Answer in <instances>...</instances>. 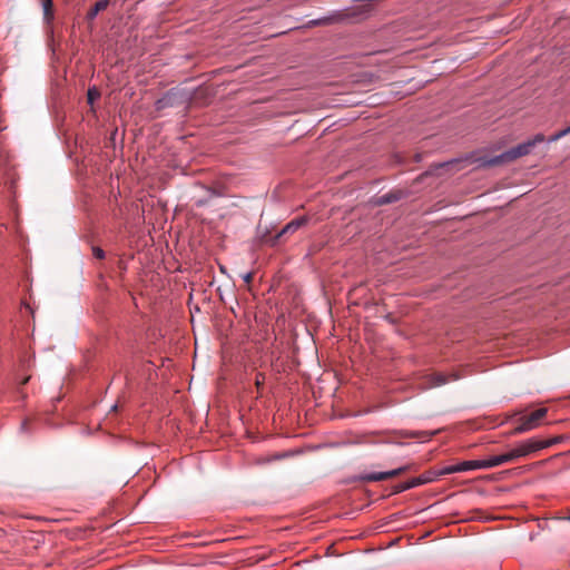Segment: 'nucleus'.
Instances as JSON below:
<instances>
[{"label": "nucleus", "instance_id": "9b49d317", "mask_svg": "<svg viewBox=\"0 0 570 570\" xmlns=\"http://www.w3.org/2000/svg\"><path fill=\"white\" fill-rule=\"evenodd\" d=\"M401 197V193L400 191H391L389 194H385L383 196H381L379 199H377V204L379 205H384V204H390V203H393V202H396L399 200Z\"/></svg>", "mask_w": 570, "mask_h": 570}, {"label": "nucleus", "instance_id": "5701e85b", "mask_svg": "<svg viewBox=\"0 0 570 570\" xmlns=\"http://www.w3.org/2000/svg\"><path fill=\"white\" fill-rule=\"evenodd\" d=\"M261 384V380L258 377L256 379V385L258 386Z\"/></svg>", "mask_w": 570, "mask_h": 570}, {"label": "nucleus", "instance_id": "a211bd4d", "mask_svg": "<svg viewBox=\"0 0 570 570\" xmlns=\"http://www.w3.org/2000/svg\"><path fill=\"white\" fill-rule=\"evenodd\" d=\"M411 489V484L409 483V481L404 482V483H401L399 485H396L395 488V493H400V492H403V491H406Z\"/></svg>", "mask_w": 570, "mask_h": 570}, {"label": "nucleus", "instance_id": "f257e3e1", "mask_svg": "<svg viewBox=\"0 0 570 570\" xmlns=\"http://www.w3.org/2000/svg\"><path fill=\"white\" fill-rule=\"evenodd\" d=\"M544 136L542 134L535 135L532 139L522 142L499 156L488 158L483 160V165L487 167H494L502 164H509L517 160L520 157L529 155L532 149L540 142L544 141Z\"/></svg>", "mask_w": 570, "mask_h": 570}, {"label": "nucleus", "instance_id": "6ab92c4d", "mask_svg": "<svg viewBox=\"0 0 570 570\" xmlns=\"http://www.w3.org/2000/svg\"><path fill=\"white\" fill-rule=\"evenodd\" d=\"M92 254L98 259H102L105 257V252L100 247H92Z\"/></svg>", "mask_w": 570, "mask_h": 570}, {"label": "nucleus", "instance_id": "1a4fd4ad", "mask_svg": "<svg viewBox=\"0 0 570 570\" xmlns=\"http://www.w3.org/2000/svg\"><path fill=\"white\" fill-rule=\"evenodd\" d=\"M448 382H449L448 376H445L444 374H441V373H434V374L429 375L428 387L441 386Z\"/></svg>", "mask_w": 570, "mask_h": 570}, {"label": "nucleus", "instance_id": "0eeeda50", "mask_svg": "<svg viewBox=\"0 0 570 570\" xmlns=\"http://www.w3.org/2000/svg\"><path fill=\"white\" fill-rule=\"evenodd\" d=\"M41 6L43 10V20L49 24L53 20V2L52 0H41Z\"/></svg>", "mask_w": 570, "mask_h": 570}, {"label": "nucleus", "instance_id": "f3484780", "mask_svg": "<svg viewBox=\"0 0 570 570\" xmlns=\"http://www.w3.org/2000/svg\"><path fill=\"white\" fill-rule=\"evenodd\" d=\"M459 466L458 464L449 465L443 469L442 474H452V473H459Z\"/></svg>", "mask_w": 570, "mask_h": 570}, {"label": "nucleus", "instance_id": "412c9836", "mask_svg": "<svg viewBox=\"0 0 570 570\" xmlns=\"http://www.w3.org/2000/svg\"><path fill=\"white\" fill-rule=\"evenodd\" d=\"M118 411V404H115L112 407H111V412H117Z\"/></svg>", "mask_w": 570, "mask_h": 570}, {"label": "nucleus", "instance_id": "dca6fc26", "mask_svg": "<svg viewBox=\"0 0 570 570\" xmlns=\"http://www.w3.org/2000/svg\"><path fill=\"white\" fill-rule=\"evenodd\" d=\"M100 97V92L96 88H91L87 92V99L90 105Z\"/></svg>", "mask_w": 570, "mask_h": 570}, {"label": "nucleus", "instance_id": "4468645a", "mask_svg": "<svg viewBox=\"0 0 570 570\" xmlns=\"http://www.w3.org/2000/svg\"><path fill=\"white\" fill-rule=\"evenodd\" d=\"M336 17H325L309 22L312 26H327L336 21Z\"/></svg>", "mask_w": 570, "mask_h": 570}, {"label": "nucleus", "instance_id": "f03ea898", "mask_svg": "<svg viewBox=\"0 0 570 570\" xmlns=\"http://www.w3.org/2000/svg\"><path fill=\"white\" fill-rule=\"evenodd\" d=\"M547 413L548 409L540 407L530 414L522 415L519 420V425L513 429L512 434H521L538 428L541 421L547 416Z\"/></svg>", "mask_w": 570, "mask_h": 570}, {"label": "nucleus", "instance_id": "9d476101", "mask_svg": "<svg viewBox=\"0 0 570 570\" xmlns=\"http://www.w3.org/2000/svg\"><path fill=\"white\" fill-rule=\"evenodd\" d=\"M458 466H459L460 472H465V471L482 469V463L480 460L463 461L461 463H458Z\"/></svg>", "mask_w": 570, "mask_h": 570}, {"label": "nucleus", "instance_id": "4be33fe9", "mask_svg": "<svg viewBox=\"0 0 570 570\" xmlns=\"http://www.w3.org/2000/svg\"><path fill=\"white\" fill-rule=\"evenodd\" d=\"M28 381H29V379H28V377H26V379L22 381V384H26Z\"/></svg>", "mask_w": 570, "mask_h": 570}, {"label": "nucleus", "instance_id": "2eb2a0df", "mask_svg": "<svg viewBox=\"0 0 570 570\" xmlns=\"http://www.w3.org/2000/svg\"><path fill=\"white\" fill-rule=\"evenodd\" d=\"M570 134V126L558 131L557 134L552 135L550 138H549V141H557L559 139H561L562 137L567 136Z\"/></svg>", "mask_w": 570, "mask_h": 570}, {"label": "nucleus", "instance_id": "423d86ee", "mask_svg": "<svg viewBox=\"0 0 570 570\" xmlns=\"http://www.w3.org/2000/svg\"><path fill=\"white\" fill-rule=\"evenodd\" d=\"M306 222H307L306 217H298V218L293 219L285 227H283V229L276 235L275 238L279 239L281 237H283L286 234L296 232L298 228L304 226L306 224Z\"/></svg>", "mask_w": 570, "mask_h": 570}, {"label": "nucleus", "instance_id": "f8f14e48", "mask_svg": "<svg viewBox=\"0 0 570 570\" xmlns=\"http://www.w3.org/2000/svg\"><path fill=\"white\" fill-rule=\"evenodd\" d=\"M399 434L403 438H426L429 440L433 433L420 432V431H401Z\"/></svg>", "mask_w": 570, "mask_h": 570}, {"label": "nucleus", "instance_id": "7ed1b4c3", "mask_svg": "<svg viewBox=\"0 0 570 570\" xmlns=\"http://www.w3.org/2000/svg\"><path fill=\"white\" fill-rule=\"evenodd\" d=\"M521 456H527L523 443H521L520 445H518L517 448L512 449L511 451H509L504 454L493 455L490 459L480 460V461L482 463V469H491L494 466H499V465L512 462Z\"/></svg>", "mask_w": 570, "mask_h": 570}, {"label": "nucleus", "instance_id": "6e6552de", "mask_svg": "<svg viewBox=\"0 0 570 570\" xmlns=\"http://www.w3.org/2000/svg\"><path fill=\"white\" fill-rule=\"evenodd\" d=\"M109 4V1L108 0H99L97 1L94 7L87 12V19L89 21L94 20L96 18V16L100 12V11H104Z\"/></svg>", "mask_w": 570, "mask_h": 570}, {"label": "nucleus", "instance_id": "ddd939ff", "mask_svg": "<svg viewBox=\"0 0 570 570\" xmlns=\"http://www.w3.org/2000/svg\"><path fill=\"white\" fill-rule=\"evenodd\" d=\"M432 480H433V478H431V476H417V478H413V479L409 480V483L411 484V489H412V488L429 483Z\"/></svg>", "mask_w": 570, "mask_h": 570}, {"label": "nucleus", "instance_id": "aec40b11", "mask_svg": "<svg viewBox=\"0 0 570 570\" xmlns=\"http://www.w3.org/2000/svg\"><path fill=\"white\" fill-rule=\"evenodd\" d=\"M243 278L246 284H249L253 281V273L245 274Z\"/></svg>", "mask_w": 570, "mask_h": 570}, {"label": "nucleus", "instance_id": "39448f33", "mask_svg": "<svg viewBox=\"0 0 570 570\" xmlns=\"http://www.w3.org/2000/svg\"><path fill=\"white\" fill-rule=\"evenodd\" d=\"M410 469V465H404L391 471L386 472H374V473H367L361 476V480L364 482H379L384 481L389 479L396 478L401 475L402 473L406 472Z\"/></svg>", "mask_w": 570, "mask_h": 570}, {"label": "nucleus", "instance_id": "20e7f679", "mask_svg": "<svg viewBox=\"0 0 570 570\" xmlns=\"http://www.w3.org/2000/svg\"><path fill=\"white\" fill-rule=\"evenodd\" d=\"M564 439L566 438L563 435H557V436L551 438L549 440L530 439V440L523 442V445H524V450H525L527 455H529V454H531L533 452H537L539 450H542V449L556 445V444L562 442Z\"/></svg>", "mask_w": 570, "mask_h": 570}]
</instances>
